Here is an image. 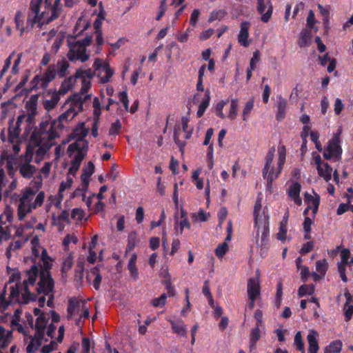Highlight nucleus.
Masks as SVG:
<instances>
[{
    "label": "nucleus",
    "mask_w": 353,
    "mask_h": 353,
    "mask_svg": "<svg viewBox=\"0 0 353 353\" xmlns=\"http://www.w3.org/2000/svg\"><path fill=\"white\" fill-rule=\"evenodd\" d=\"M90 97V94L83 96L80 94H75L68 98V101L70 102V108L62 113L57 120L55 119L51 121L50 129L48 132L49 141L43 143L41 134L37 132L31 134L30 144L32 143L34 146H39V148L36 150L37 156L44 155L54 145V139L59 137L56 130H61L64 127V121L72 120L79 112L82 111L83 103Z\"/></svg>",
    "instance_id": "nucleus-1"
},
{
    "label": "nucleus",
    "mask_w": 353,
    "mask_h": 353,
    "mask_svg": "<svg viewBox=\"0 0 353 353\" xmlns=\"http://www.w3.org/2000/svg\"><path fill=\"white\" fill-rule=\"evenodd\" d=\"M43 268L39 272V268L36 265H33L31 268L26 271L28 279L23 281V292L22 293V299L23 303H28L30 301H35L37 295L30 292L28 289V283L34 285L39 273V281L37 283L36 290L38 293H44L49 294L54 288V282L51 276L49 270L51 268L48 259L43 258Z\"/></svg>",
    "instance_id": "nucleus-2"
},
{
    "label": "nucleus",
    "mask_w": 353,
    "mask_h": 353,
    "mask_svg": "<svg viewBox=\"0 0 353 353\" xmlns=\"http://www.w3.org/2000/svg\"><path fill=\"white\" fill-rule=\"evenodd\" d=\"M261 209V199L258 198L254 206V225L257 228L255 242L257 248L260 249V254L263 255L268 248L269 226L266 219L259 216Z\"/></svg>",
    "instance_id": "nucleus-3"
},
{
    "label": "nucleus",
    "mask_w": 353,
    "mask_h": 353,
    "mask_svg": "<svg viewBox=\"0 0 353 353\" xmlns=\"http://www.w3.org/2000/svg\"><path fill=\"white\" fill-rule=\"evenodd\" d=\"M43 0H31L30 12L26 21V28L27 30H31L36 23H39L40 26L49 23L46 22L49 18L45 17L46 12H40V6Z\"/></svg>",
    "instance_id": "nucleus-4"
},
{
    "label": "nucleus",
    "mask_w": 353,
    "mask_h": 353,
    "mask_svg": "<svg viewBox=\"0 0 353 353\" xmlns=\"http://www.w3.org/2000/svg\"><path fill=\"white\" fill-rule=\"evenodd\" d=\"M274 152L275 149L274 148L269 150L265 157V164L263 170V176L267 179V182H268L270 185L272 184V182L281 173V172H279V165L276 172L274 171V168L271 167L274 156Z\"/></svg>",
    "instance_id": "nucleus-5"
},
{
    "label": "nucleus",
    "mask_w": 353,
    "mask_h": 353,
    "mask_svg": "<svg viewBox=\"0 0 353 353\" xmlns=\"http://www.w3.org/2000/svg\"><path fill=\"white\" fill-rule=\"evenodd\" d=\"M67 57L70 61H80L82 63L88 60L90 56L86 53V49L79 43L70 44V50L67 53Z\"/></svg>",
    "instance_id": "nucleus-6"
},
{
    "label": "nucleus",
    "mask_w": 353,
    "mask_h": 353,
    "mask_svg": "<svg viewBox=\"0 0 353 353\" xmlns=\"http://www.w3.org/2000/svg\"><path fill=\"white\" fill-rule=\"evenodd\" d=\"M95 71L98 72V76L101 78V82L108 83L114 74V70L110 68L107 62H103L100 59H97L93 64Z\"/></svg>",
    "instance_id": "nucleus-7"
},
{
    "label": "nucleus",
    "mask_w": 353,
    "mask_h": 353,
    "mask_svg": "<svg viewBox=\"0 0 353 353\" xmlns=\"http://www.w3.org/2000/svg\"><path fill=\"white\" fill-rule=\"evenodd\" d=\"M35 148H38L39 149V146H34V145L32 143L30 144V139L29 143L26 148V154L27 157L30 156V159L28 160V162L22 164L19 168V172L24 178L30 179L36 172V168L34 165L30 164V161H31L32 155L34 151Z\"/></svg>",
    "instance_id": "nucleus-8"
},
{
    "label": "nucleus",
    "mask_w": 353,
    "mask_h": 353,
    "mask_svg": "<svg viewBox=\"0 0 353 353\" xmlns=\"http://www.w3.org/2000/svg\"><path fill=\"white\" fill-rule=\"evenodd\" d=\"M74 75L77 79H81L82 86L79 94L83 96L86 95L85 94L91 85L90 81L87 80L86 78L91 79L94 77V72H92L91 69L83 70L81 68H79L77 70Z\"/></svg>",
    "instance_id": "nucleus-9"
},
{
    "label": "nucleus",
    "mask_w": 353,
    "mask_h": 353,
    "mask_svg": "<svg viewBox=\"0 0 353 353\" xmlns=\"http://www.w3.org/2000/svg\"><path fill=\"white\" fill-rule=\"evenodd\" d=\"M64 5L65 7L72 8L76 4L79 0H63ZM63 11V6L61 4V0H55L53 6L51 8V15L49 17L46 23H50L52 21L57 19Z\"/></svg>",
    "instance_id": "nucleus-10"
},
{
    "label": "nucleus",
    "mask_w": 353,
    "mask_h": 353,
    "mask_svg": "<svg viewBox=\"0 0 353 353\" xmlns=\"http://www.w3.org/2000/svg\"><path fill=\"white\" fill-rule=\"evenodd\" d=\"M257 11L262 14L261 21L263 23H268L271 19L273 6L270 1H268L267 5L265 3H258Z\"/></svg>",
    "instance_id": "nucleus-11"
},
{
    "label": "nucleus",
    "mask_w": 353,
    "mask_h": 353,
    "mask_svg": "<svg viewBox=\"0 0 353 353\" xmlns=\"http://www.w3.org/2000/svg\"><path fill=\"white\" fill-rule=\"evenodd\" d=\"M260 294L259 282L257 279L250 278L248 281V294L250 301H255Z\"/></svg>",
    "instance_id": "nucleus-12"
},
{
    "label": "nucleus",
    "mask_w": 353,
    "mask_h": 353,
    "mask_svg": "<svg viewBox=\"0 0 353 353\" xmlns=\"http://www.w3.org/2000/svg\"><path fill=\"white\" fill-rule=\"evenodd\" d=\"M94 171V165L92 161H89L85 168L83 170L81 179L83 185L82 190L85 192L89 184V178L92 175Z\"/></svg>",
    "instance_id": "nucleus-13"
},
{
    "label": "nucleus",
    "mask_w": 353,
    "mask_h": 353,
    "mask_svg": "<svg viewBox=\"0 0 353 353\" xmlns=\"http://www.w3.org/2000/svg\"><path fill=\"white\" fill-rule=\"evenodd\" d=\"M339 142L340 139L339 138V134H334V137L329 141L327 147V150L332 152L337 159H341L342 154V149L340 146Z\"/></svg>",
    "instance_id": "nucleus-14"
},
{
    "label": "nucleus",
    "mask_w": 353,
    "mask_h": 353,
    "mask_svg": "<svg viewBox=\"0 0 353 353\" xmlns=\"http://www.w3.org/2000/svg\"><path fill=\"white\" fill-rule=\"evenodd\" d=\"M250 26V23L248 21H243L241 23V30L238 35V41L244 47H248L250 45L248 41Z\"/></svg>",
    "instance_id": "nucleus-15"
},
{
    "label": "nucleus",
    "mask_w": 353,
    "mask_h": 353,
    "mask_svg": "<svg viewBox=\"0 0 353 353\" xmlns=\"http://www.w3.org/2000/svg\"><path fill=\"white\" fill-rule=\"evenodd\" d=\"M44 334H39L35 332L33 336H30V342L28 344L26 350L28 353H34L37 350L41 345Z\"/></svg>",
    "instance_id": "nucleus-16"
},
{
    "label": "nucleus",
    "mask_w": 353,
    "mask_h": 353,
    "mask_svg": "<svg viewBox=\"0 0 353 353\" xmlns=\"http://www.w3.org/2000/svg\"><path fill=\"white\" fill-rule=\"evenodd\" d=\"M300 192L301 184L298 182L292 183L288 190L289 196L292 198L298 205H301L302 204V200L300 198Z\"/></svg>",
    "instance_id": "nucleus-17"
},
{
    "label": "nucleus",
    "mask_w": 353,
    "mask_h": 353,
    "mask_svg": "<svg viewBox=\"0 0 353 353\" xmlns=\"http://www.w3.org/2000/svg\"><path fill=\"white\" fill-rule=\"evenodd\" d=\"M57 74L55 66L52 64L50 65L42 75V88H47L49 83L55 79Z\"/></svg>",
    "instance_id": "nucleus-18"
},
{
    "label": "nucleus",
    "mask_w": 353,
    "mask_h": 353,
    "mask_svg": "<svg viewBox=\"0 0 353 353\" xmlns=\"http://www.w3.org/2000/svg\"><path fill=\"white\" fill-rule=\"evenodd\" d=\"M57 74L55 66L52 64L50 65L42 75V88H47L49 83L55 79Z\"/></svg>",
    "instance_id": "nucleus-19"
},
{
    "label": "nucleus",
    "mask_w": 353,
    "mask_h": 353,
    "mask_svg": "<svg viewBox=\"0 0 353 353\" xmlns=\"http://www.w3.org/2000/svg\"><path fill=\"white\" fill-rule=\"evenodd\" d=\"M169 321L171 324L172 330L174 333L185 338L187 337V328L181 319H179L176 321L169 320Z\"/></svg>",
    "instance_id": "nucleus-20"
},
{
    "label": "nucleus",
    "mask_w": 353,
    "mask_h": 353,
    "mask_svg": "<svg viewBox=\"0 0 353 353\" xmlns=\"http://www.w3.org/2000/svg\"><path fill=\"white\" fill-rule=\"evenodd\" d=\"M318 333L312 330L307 335V341L309 344L308 353H317L319 349L316 336Z\"/></svg>",
    "instance_id": "nucleus-21"
},
{
    "label": "nucleus",
    "mask_w": 353,
    "mask_h": 353,
    "mask_svg": "<svg viewBox=\"0 0 353 353\" xmlns=\"http://www.w3.org/2000/svg\"><path fill=\"white\" fill-rule=\"evenodd\" d=\"M82 301H79L76 298H72L68 301L67 308L68 319H71L72 316L81 310Z\"/></svg>",
    "instance_id": "nucleus-22"
},
{
    "label": "nucleus",
    "mask_w": 353,
    "mask_h": 353,
    "mask_svg": "<svg viewBox=\"0 0 353 353\" xmlns=\"http://www.w3.org/2000/svg\"><path fill=\"white\" fill-rule=\"evenodd\" d=\"M48 94L51 95V97L50 99H46L44 101V107L45 109L48 111L52 110L54 109L56 105H57L59 101L60 100V94L58 93L57 91L54 92H48Z\"/></svg>",
    "instance_id": "nucleus-23"
},
{
    "label": "nucleus",
    "mask_w": 353,
    "mask_h": 353,
    "mask_svg": "<svg viewBox=\"0 0 353 353\" xmlns=\"http://www.w3.org/2000/svg\"><path fill=\"white\" fill-rule=\"evenodd\" d=\"M287 101L281 96L278 97L277 101L276 102V107L277 109L276 119L279 121L283 119L285 117V109L287 107Z\"/></svg>",
    "instance_id": "nucleus-24"
},
{
    "label": "nucleus",
    "mask_w": 353,
    "mask_h": 353,
    "mask_svg": "<svg viewBox=\"0 0 353 353\" xmlns=\"http://www.w3.org/2000/svg\"><path fill=\"white\" fill-rule=\"evenodd\" d=\"M76 79L77 78L75 77V75L65 79L62 81L59 90L57 92L62 95L65 94L72 88L76 82Z\"/></svg>",
    "instance_id": "nucleus-25"
},
{
    "label": "nucleus",
    "mask_w": 353,
    "mask_h": 353,
    "mask_svg": "<svg viewBox=\"0 0 353 353\" xmlns=\"http://www.w3.org/2000/svg\"><path fill=\"white\" fill-rule=\"evenodd\" d=\"M53 65L55 66L56 72L59 78H63L66 76L70 64L65 59L59 60L56 64Z\"/></svg>",
    "instance_id": "nucleus-26"
},
{
    "label": "nucleus",
    "mask_w": 353,
    "mask_h": 353,
    "mask_svg": "<svg viewBox=\"0 0 353 353\" xmlns=\"http://www.w3.org/2000/svg\"><path fill=\"white\" fill-rule=\"evenodd\" d=\"M346 297V301L344 305V314L345 320L350 321L353 314V296L350 295V293L347 292L345 294Z\"/></svg>",
    "instance_id": "nucleus-27"
},
{
    "label": "nucleus",
    "mask_w": 353,
    "mask_h": 353,
    "mask_svg": "<svg viewBox=\"0 0 353 353\" xmlns=\"http://www.w3.org/2000/svg\"><path fill=\"white\" fill-rule=\"evenodd\" d=\"M86 153L82 151H79L74 156L73 160L71 162V166L69 168V173L74 174L79 170L81 163L84 159Z\"/></svg>",
    "instance_id": "nucleus-28"
},
{
    "label": "nucleus",
    "mask_w": 353,
    "mask_h": 353,
    "mask_svg": "<svg viewBox=\"0 0 353 353\" xmlns=\"http://www.w3.org/2000/svg\"><path fill=\"white\" fill-rule=\"evenodd\" d=\"M32 210V204L23 202V200L19 199V204L18 205V219L22 221L27 214L30 213Z\"/></svg>",
    "instance_id": "nucleus-29"
},
{
    "label": "nucleus",
    "mask_w": 353,
    "mask_h": 353,
    "mask_svg": "<svg viewBox=\"0 0 353 353\" xmlns=\"http://www.w3.org/2000/svg\"><path fill=\"white\" fill-rule=\"evenodd\" d=\"M88 129L85 128L84 123H80L73 131V135L80 142L87 136Z\"/></svg>",
    "instance_id": "nucleus-30"
},
{
    "label": "nucleus",
    "mask_w": 353,
    "mask_h": 353,
    "mask_svg": "<svg viewBox=\"0 0 353 353\" xmlns=\"http://www.w3.org/2000/svg\"><path fill=\"white\" fill-rule=\"evenodd\" d=\"M48 320L46 319L45 314L41 313L39 315L36 321V324L34 325V328L35 330V332L39 334H45V330L46 327Z\"/></svg>",
    "instance_id": "nucleus-31"
},
{
    "label": "nucleus",
    "mask_w": 353,
    "mask_h": 353,
    "mask_svg": "<svg viewBox=\"0 0 353 353\" xmlns=\"http://www.w3.org/2000/svg\"><path fill=\"white\" fill-rule=\"evenodd\" d=\"M51 126V122L48 121L41 122L40 123V131L34 130L32 132V134L34 132H37L41 134V137L42 138V142L45 143L46 141H49L48 132L50 130Z\"/></svg>",
    "instance_id": "nucleus-32"
},
{
    "label": "nucleus",
    "mask_w": 353,
    "mask_h": 353,
    "mask_svg": "<svg viewBox=\"0 0 353 353\" xmlns=\"http://www.w3.org/2000/svg\"><path fill=\"white\" fill-rule=\"evenodd\" d=\"M12 338V331H6L3 326L0 325V344L2 348L8 346Z\"/></svg>",
    "instance_id": "nucleus-33"
},
{
    "label": "nucleus",
    "mask_w": 353,
    "mask_h": 353,
    "mask_svg": "<svg viewBox=\"0 0 353 353\" xmlns=\"http://www.w3.org/2000/svg\"><path fill=\"white\" fill-rule=\"evenodd\" d=\"M83 262H79L77 263V267L75 268V274H74V281L77 283V286H82V281L83 279Z\"/></svg>",
    "instance_id": "nucleus-34"
},
{
    "label": "nucleus",
    "mask_w": 353,
    "mask_h": 353,
    "mask_svg": "<svg viewBox=\"0 0 353 353\" xmlns=\"http://www.w3.org/2000/svg\"><path fill=\"white\" fill-rule=\"evenodd\" d=\"M332 172V168L327 163H324L320 169H318L319 174L323 177L326 181L331 179Z\"/></svg>",
    "instance_id": "nucleus-35"
},
{
    "label": "nucleus",
    "mask_w": 353,
    "mask_h": 353,
    "mask_svg": "<svg viewBox=\"0 0 353 353\" xmlns=\"http://www.w3.org/2000/svg\"><path fill=\"white\" fill-rule=\"evenodd\" d=\"M342 348L341 341H334L324 349V353H339Z\"/></svg>",
    "instance_id": "nucleus-36"
},
{
    "label": "nucleus",
    "mask_w": 353,
    "mask_h": 353,
    "mask_svg": "<svg viewBox=\"0 0 353 353\" xmlns=\"http://www.w3.org/2000/svg\"><path fill=\"white\" fill-rule=\"evenodd\" d=\"M73 265V257L72 254H69L66 258L64 259L62 268H61V273L62 277L64 278L66 276V273L70 270Z\"/></svg>",
    "instance_id": "nucleus-37"
},
{
    "label": "nucleus",
    "mask_w": 353,
    "mask_h": 353,
    "mask_svg": "<svg viewBox=\"0 0 353 353\" xmlns=\"http://www.w3.org/2000/svg\"><path fill=\"white\" fill-rule=\"evenodd\" d=\"M210 100V91L208 90L205 92V99L201 103V104L199 107V110L197 111L198 117H201L205 112L206 108L208 107Z\"/></svg>",
    "instance_id": "nucleus-38"
},
{
    "label": "nucleus",
    "mask_w": 353,
    "mask_h": 353,
    "mask_svg": "<svg viewBox=\"0 0 353 353\" xmlns=\"http://www.w3.org/2000/svg\"><path fill=\"white\" fill-rule=\"evenodd\" d=\"M238 102H239V101L237 99H233L231 100L230 109L229 114H228V118L232 121H234L236 118L237 112H238V106H239Z\"/></svg>",
    "instance_id": "nucleus-39"
},
{
    "label": "nucleus",
    "mask_w": 353,
    "mask_h": 353,
    "mask_svg": "<svg viewBox=\"0 0 353 353\" xmlns=\"http://www.w3.org/2000/svg\"><path fill=\"white\" fill-rule=\"evenodd\" d=\"M260 326L259 324L256 325V327L251 332V339H250V347L253 348L256 343V342L260 339L261 337V330Z\"/></svg>",
    "instance_id": "nucleus-40"
},
{
    "label": "nucleus",
    "mask_w": 353,
    "mask_h": 353,
    "mask_svg": "<svg viewBox=\"0 0 353 353\" xmlns=\"http://www.w3.org/2000/svg\"><path fill=\"white\" fill-rule=\"evenodd\" d=\"M35 193V191L32 188H26L20 199L23 200V202L27 203L28 204H32L33 202L32 201Z\"/></svg>",
    "instance_id": "nucleus-41"
},
{
    "label": "nucleus",
    "mask_w": 353,
    "mask_h": 353,
    "mask_svg": "<svg viewBox=\"0 0 353 353\" xmlns=\"http://www.w3.org/2000/svg\"><path fill=\"white\" fill-rule=\"evenodd\" d=\"M254 108V98H250L245 103L242 112L243 120L246 121L250 112Z\"/></svg>",
    "instance_id": "nucleus-42"
},
{
    "label": "nucleus",
    "mask_w": 353,
    "mask_h": 353,
    "mask_svg": "<svg viewBox=\"0 0 353 353\" xmlns=\"http://www.w3.org/2000/svg\"><path fill=\"white\" fill-rule=\"evenodd\" d=\"M314 292V286L313 285H302L299 289V296L303 297L306 294L311 295Z\"/></svg>",
    "instance_id": "nucleus-43"
},
{
    "label": "nucleus",
    "mask_w": 353,
    "mask_h": 353,
    "mask_svg": "<svg viewBox=\"0 0 353 353\" xmlns=\"http://www.w3.org/2000/svg\"><path fill=\"white\" fill-rule=\"evenodd\" d=\"M285 161V148L282 146L279 148V159L278 165L279 166V172H281L283 166Z\"/></svg>",
    "instance_id": "nucleus-44"
},
{
    "label": "nucleus",
    "mask_w": 353,
    "mask_h": 353,
    "mask_svg": "<svg viewBox=\"0 0 353 353\" xmlns=\"http://www.w3.org/2000/svg\"><path fill=\"white\" fill-rule=\"evenodd\" d=\"M167 295L166 294H162L160 297L154 299L151 303L154 307H159L165 305L166 303Z\"/></svg>",
    "instance_id": "nucleus-45"
},
{
    "label": "nucleus",
    "mask_w": 353,
    "mask_h": 353,
    "mask_svg": "<svg viewBox=\"0 0 353 353\" xmlns=\"http://www.w3.org/2000/svg\"><path fill=\"white\" fill-rule=\"evenodd\" d=\"M327 263L325 259L319 260L316 262V270L321 274L323 276L325 275L327 270Z\"/></svg>",
    "instance_id": "nucleus-46"
},
{
    "label": "nucleus",
    "mask_w": 353,
    "mask_h": 353,
    "mask_svg": "<svg viewBox=\"0 0 353 353\" xmlns=\"http://www.w3.org/2000/svg\"><path fill=\"white\" fill-rule=\"evenodd\" d=\"M137 233L135 232H131L128 236V243L126 248V251L130 252L132 250L136 245Z\"/></svg>",
    "instance_id": "nucleus-47"
},
{
    "label": "nucleus",
    "mask_w": 353,
    "mask_h": 353,
    "mask_svg": "<svg viewBox=\"0 0 353 353\" xmlns=\"http://www.w3.org/2000/svg\"><path fill=\"white\" fill-rule=\"evenodd\" d=\"M228 250V245L227 243L223 242L221 245H218V247L215 250V253L217 257L221 258L223 255L225 254L227 250Z\"/></svg>",
    "instance_id": "nucleus-48"
},
{
    "label": "nucleus",
    "mask_w": 353,
    "mask_h": 353,
    "mask_svg": "<svg viewBox=\"0 0 353 353\" xmlns=\"http://www.w3.org/2000/svg\"><path fill=\"white\" fill-rule=\"evenodd\" d=\"M209 215V214H205L203 210H201L197 213L192 214V219L194 221H205Z\"/></svg>",
    "instance_id": "nucleus-49"
},
{
    "label": "nucleus",
    "mask_w": 353,
    "mask_h": 353,
    "mask_svg": "<svg viewBox=\"0 0 353 353\" xmlns=\"http://www.w3.org/2000/svg\"><path fill=\"white\" fill-rule=\"evenodd\" d=\"M121 128V123L119 119H117L114 123H113L109 130L108 134L109 135H115L119 133V131Z\"/></svg>",
    "instance_id": "nucleus-50"
},
{
    "label": "nucleus",
    "mask_w": 353,
    "mask_h": 353,
    "mask_svg": "<svg viewBox=\"0 0 353 353\" xmlns=\"http://www.w3.org/2000/svg\"><path fill=\"white\" fill-rule=\"evenodd\" d=\"M294 344L299 351L304 352V345L302 341L301 334L297 332L294 336Z\"/></svg>",
    "instance_id": "nucleus-51"
},
{
    "label": "nucleus",
    "mask_w": 353,
    "mask_h": 353,
    "mask_svg": "<svg viewBox=\"0 0 353 353\" xmlns=\"http://www.w3.org/2000/svg\"><path fill=\"white\" fill-rule=\"evenodd\" d=\"M179 134H180V132L179 130H174V141L175 143L179 146L180 151L183 154V148H184L186 143L185 141H182L180 140Z\"/></svg>",
    "instance_id": "nucleus-52"
},
{
    "label": "nucleus",
    "mask_w": 353,
    "mask_h": 353,
    "mask_svg": "<svg viewBox=\"0 0 353 353\" xmlns=\"http://www.w3.org/2000/svg\"><path fill=\"white\" fill-rule=\"evenodd\" d=\"M304 199L305 201L308 204V205H313V201H314L316 199H318L319 203H320V196L319 194L314 193V196H312V194L305 192L304 194Z\"/></svg>",
    "instance_id": "nucleus-53"
},
{
    "label": "nucleus",
    "mask_w": 353,
    "mask_h": 353,
    "mask_svg": "<svg viewBox=\"0 0 353 353\" xmlns=\"http://www.w3.org/2000/svg\"><path fill=\"white\" fill-rule=\"evenodd\" d=\"M310 32L307 30L301 33V38L299 41V45L300 47H305L308 45V40L310 39Z\"/></svg>",
    "instance_id": "nucleus-54"
},
{
    "label": "nucleus",
    "mask_w": 353,
    "mask_h": 353,
    "mask_svg": "<svg viewBox=\"0 0 353 353\" xmlns=\"http://www.w3.org/2000/svg\"><path fill=\"white\" fill-rule=\"evenodd\" d=\"M44 201V192H40L36 196L34 202L32 204V209L37 208L38 206H41Z\"/></svg>",
    "instance_id": "nucleus-55"
},
{
    "label": "nucleus",
    "mask_w": 353,
    "mask_h": 353,
    "mask_svg": "<svg viewBox=\"0 0 353 353\" xmlns=\"http://www.w3.org/2000/svg\"><path fill=\"white\" fill-rule=\"evenodd\" d=\"M282 295H283V285H282V282L279 281L277 284V290H276V305L278 307L280 305Z\"/></svg>",
    "instance_id": "nucleus-56"
},
{
    "label": "nucleus",
    "mask_w": 353,
    "mask_h": 353,
    "mask_svg": "<svg viewBox=\"0 0 353 353\" xmlns=\"http://www.w3.org/2000/svg\"><path fill=\"white\" fill-rule=\"evenodd\" d=\"M21 17H22L21 13L20 12H18L15 14V17H14L17 29L21 30V34H22L23 32L25 31V28L23 27H21L22 25V23H23L22 20H21Z\"/></svg>",
    "instance_id": "nucleus-57"
},
{
    "label": "nucleus",
    "mask_w": 353,
    "mask_h": 353,
    "mask_svg": "<svg viewBox=\"0 0 353 353\" xmlns=\"http://www.w3.org/2000/svg\"><path fill=\"white\" fill-rule=\"evenodd\" d=\"M22 246V243L21 241H16L13 243H11L9 245V247L8 248V250H7V252H6V254H7V256L9 257L10 256V251L11 250H18Z\"/></svg>",
    "instance_id": "nucleus-58"
},
{
    "label": "nucleus",
    "mask_w": 353,
    "mask_h": 353,
    "mask_svg": "<svg viewBox=\"0 0 353 353\" xmlns=\"http://www.w3.org/2000/svg\"><path fill=\"white\" fill-rule=\"evenodd\" d=\"M225 104H226L225 101H221L219 102L216 105V114L221 119L225 118V115L223 112V108Z\"/></svg>",
    "instance_id": "nucleus-59"
},
{
    "label": "nucleus",
    "mask_w": 353,
    "mask_h": 353,
    "mask_svg": "<svg viewBox=\"0 0 353 353\" xmlns=\"http://www.w3.org/2000/svg\"><path fill=\"white\" fill-rule=\"evenodd\" d=\"M84 212L80 208H74L72 212V218L81 221L83 219Z\"/></svg>",
    "instance_id": "nucleus-60"
},
{
    "label": "nucleus",
    "mask_w": 353,
    "mask_h": 353,
    "mask_svg": "<svg viewBox=\"0 0 353 353\" xmlns=\"http://www.w3.org/2000/svg\"><path fill=\"white\" fill-rule=\"evenodd\" d=\"M199 14H200V11L198 9H194L192 11L191 16H190V24L191 26H196Z\"/></svg>",
    "instance_id": "nucleus-61"
},
{
    "label": "nucleus",
    "mask_w": 353,
    "mask_h": 353,
    "mask_svg": "<svg viewBox=\"0 0 353 353\" xmlns=\"http://www.w3.org/2000/svg\"><path fill=\"white\" fill-rule=\"evenodd\" d=\"M128 268L132 279L136 281L139 277V272L136 264H128Z\"/></svg>",
    "instance_id": "nucleus-62"
},
{
    "label": "nucleus",
    "mask_w": 353,
    "mask_h": 353,
    "mask_svg": "<svg viewBox=\"0 0 353 353\" xmlns=\"http://www.w3.org/2000/svg\"><path fill=\"white\" fill-rule=\"evenodd\" d=\"M82 353H89L90 350V340L88 338H83L82 342Z\"/></svg>",
    "instance_id": "nucleus-63"
},
{
    "label": "nucleus",
    "mask_w": 353,
    "mask_h": 353,
    "mask_svg": "<svg viewBox=\"0 0 353 353\" xmlns=\"http://www.w3.org/2000/svg\"><path fill=\"white\" fill-rule=\"evenodd\" d=\"M57 343L55 341H51L49 345H44L41 348L42 353H50L52 352L57 347Z\"/></svg>",
    "instance_id": "nucleus-64"
}]
</instances>
